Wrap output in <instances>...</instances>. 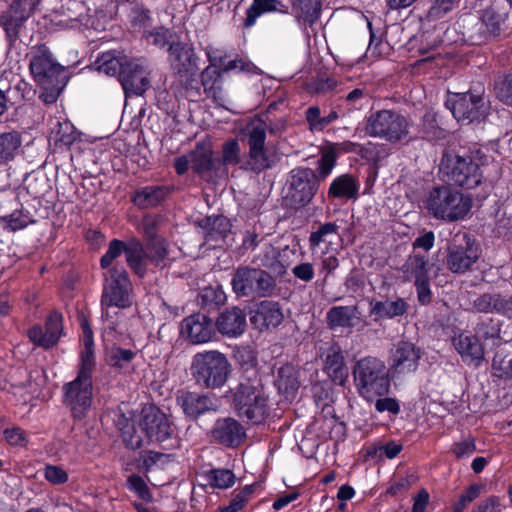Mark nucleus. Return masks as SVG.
<instances>
[{
  "mask_svg": "<svg viewBox=\"0 0 512 512\" xmlns=\"http://www.w3.org/2000/svg\"><path fill=\"white\" fill-rule=\"evenodd\" d=\"M84 349L80 355L77 377L63 385V402L72 416L82 419L88 413L93 397L92 373L95 367L93 332L88 321L81 320Z\"/></svg>",
  "mask_w": 512,
  "mask_h": 512,
  "instance_id": "f257e3e1",
  "label": "nucleus"
},
{
  "mask_svg": "<svg viewBox=\"0 0 512 512\" xmlns=\"http://www.w3.org/2000/svg\"><path fill=\"white\" fill-rule=\"evenodd\" d=\"M233 393V405L238 415L247 418L252 423H261L267 415L268 396L264 386L252 370L251 376H242Z\"/></svg>",
  "mask_w": 512,
  "mask_h": 512,
  "instance_id": "f03ea898",
  "label": "nucleus"
},
{
  "mask_svg": "<svg viewBox=\"0 0 512 512\" xmlns=\"http://www.w3.org/2000/svg\"><path fill=\"white\" fill-rule=\"evenodd\" d=\"M353 380L359 395L367 401L388 394L390 389L389 370L384 361L376 357H364L353 367Z\"/></svg>",
  "mask_w": 512,
  "mask_h": 512,
  "instance_id": "7ed1b4c3",
  "label": "nucleus"
},
{
  "mask_svg": "<svg viewBox=\"0 0 512 512\" xmlns=\"http://www.w3.org/2000/svg\"><path fill=\"white\" fill-rule=\"evenodd\" d=\"M424 206L434 218L456 222L464 219L469 213L472 199L450 186H439L429 191Z\"/></svg>",
  "mask_w": 512,
  "mask_h": 512,
  "instance_id": "20e7f679",
  "label": "nucleus"
},
{
  "mask_svg": "<svg viewBox=\"0 0 512 512\" xmlns=\"http://www.w3.org/2000/svg\"><path fill=\"white\" fill-rule=\"evenodd\" d=\"M410 128L407 117L393 109L377 110L366 118V134L390 144L408 142L411 138Z\"/></svg>",
  "mask_w": 512,
  "mask_h": 512,
  "instance_id": "39448f33",
  "label": "nucleus"
},
{
  "mask_svg": "<svg viewBox=\"0 0 512 512\" xmlns=\"http://www.w3.org/2000/svg\"><path fill=\"white\" fill-rule=\"evenodd\" d=\"M64 68L53 58L45 45L34 48V81L40 86L39 98L45 104L55 103L65 84L60 77Z\"/></svg>",
  "mask_w": 512,
  "mask_h": 512,
  "instance_id": "423d86ee",
  "label": "nucleus"
},
{
  "mask_svg": "<svg viewBox=\"0 0 512 512\" xmlns=\"http://www.w3.org/2000/svg\"><path fill=\"white\" fill-rule=\"evenodd\" d=\"M191 373L198 385L207 389H216L227 382L231 365L225 354L217 350H209L193 356Z\"/></svg>",
  "mask_w": 512,
  "mask_h": 512,
  "instance_id": "0eeeda50",
  "label": "nucleus"
},
{
  "mask_svg": "<svg viewBox=\"0 0 512 512\" xmlns=\"http://www.w3.org/2000/svg\"><path fill=\"white\" fill-rule=\"evenodd\" d=\"M231 285L238 297H270L276 290V281L269 273L247 266L235 270Z\"/></svg>",
  "mask_w": 512,
  "mask_h": 512,
  "instance_id": "6e6552de",
  "label": "nucleus"
},
{
  "mask_svg": "<svg viewBox=\"0 0 512 512\" xmlns=\"http://www.w3.org/2000/svg\"><path fill=\"white\" fill-rule=\"evenodd\" d=\"M440 171L449 183L467 189L475 188L482 179V174L475 162L456 154L443 156Z\"/></svg>",
  "mask_w": 512,
  "mask_h": 512,
  "instance_id": "1a4fd4ad",
  "label": "nucleus"
},
{
  "mask_svg": "<svg viewBox=\"0 0 512 512\" xmlns=\"http://www.w3.org/2000/svg\"><path fill=\"white\" fill-rule=\"evenodd\" d=\"M104 280L101 303L120 307L132 305V283L124 268L115 266L108 269L104 274Z\"/></svg>",
  "mask_w": 512,
  "mask_h": 512,
  "instance_id": "9d476101",
  "label": "nucleus"
},
{
  "mask_svg": "<svg viewBox=\"0 0 512 512\" xmlns=\"http://www.w3.org/2000/svg\"><path fill=\"white\" fill-rule=\"evenodd\" d=\"M446 105L457 121L466 123L484 118L487 110L484 97L472 91L451 95Z\"/></svg>",
  "mask_w": 512,
  "mask_h": 512,
  "instance_id": "9b49d317",
  "label": "nucleus"
},
{
  "mask_svg": "<svg viewBox=\"0 0 512 512\" xmlns=\"http://www.w3.org/2000/svg\"><path fill=\"white\" fill-rule=\"evenodd\" d=\"M479 249L467 234L461 239L456 237L449 245L446 256V267L455 274H463L472 269L479 259Z\"/></svg>",
  "mask_w": 512,
  "mask_h": 512,
  "instance_id": "f8f14e48",
  "label": "nucleus"
},
{
  "mask_svg": "<svg viewBox=\"0 0 512 512\" xmlns=\"http://www.w3.org/2000/svg\"><path fill=\"white\" fill-rule=\"evenodd\" d=\"M320 182L310 168H298L291 172L289 197L294 207H304L316 195Z\"/></svg>",
  "mask_w": 512,
  "mask_h": 512,
  "instance_id": "ddd939ff",
  "label": "nucleus"
},
{
  "mask_svg": "<svg viewBox=\"0 0 512 512\" xmlns=\"http://www.w3.org/2000/svg\"><path fill=\"white\" fill-rule=\"evenodd\" d=\"M147 63L145 59H129L124 64L119 81L127 96L142 95L149 86L147 78Z\"/></svg>",
  "mask_w": 512,
  "mask_h": 512,
  "instance_id": "4468645a",
  "label": "nucleus"
},
{
  "mask_svg": "<svg viewBox=\"0 0 512 512\" xmlns=\"http://www.w3.org/2000/svg\"><path fill=\"white\" fill-rule=\"evenodd\" d=\"M320 357L330 380L336 385H343L347 381L348 370L341 346L334 341L326 343L320 348Z\"/></svg>",
  "mask_w": 512,
  "mask_h": 512,
  "instance_id": "2eb2a0df",
  "label": "nucleus"
},
{
  "mask_svg": "<svg viewBox=\"0 0 512 512\" xmlns=\"http://www.w3.org/2000/svg\"><path fill=\"white\" fill-rule=\"evenodd\" d=\"M421 351L408 341L398 342L392 349L389 370L393 375H406L417 370Z\"/></svg>",
  "mask_w": 512,
  "mask_h": 512,
  "instance_id": "dca6fc26",
  "label": "nucleus"
},
{
  "mask_svg": "<svg viewBox=\"0 0 512 512\" xmlns=\"http://www.w3.org/2000/svg\"><path fill=\"white\" fill-rule=\"evenodd\" d=\"M212 441L226 447H238L246 438L245 428L232 417L219 418L210 430Z\"/></svg>",
  "mask_w": 512,
  "mask_h": 512,
  "instance_id": "f3484780",
  "label": "nucleus"
},
{
  "mask_svg": "<svg viewBox=\"0 0 512 512\" xmlns=\"http://www.w3.org/2000/svg\"><path fill=\"white\" fill-rule=\"evenodd\" d=\"M141 431L145 432L147 443L163 442L173 434L171 422L166 414L154 408L144 412Z\"/></svg>",
  "mask_w": 512,
  "mask_h": 512,
  "instance_id": "a211bd4d",
  "label": "nucleus"
},
{
  "mask_svg": "<svg viewBox=\"0 0 512 512\" xmlns=\"http://www.w3.org/2000/svg\"><path fill=\"white\" fill-rule=\"evenodd\" d=\"M181 335L193 344L209 342L215 332L213 321L204 314H192L181 322Z\"/></svg>",
  "mask_w": 512,
  "mask_h": 512,
  "instance_id": "6ab92c4d",
  "label": "nucleus"
},
{
  "mask_svg": "<svg viewBox=\"0 0 512 512\" xmlns=\"http://www.w3.org/2000/svg\"><path fill=\"white\" fill-rule=\"evenodd\" d=\"M453 345L464 363L479 367L484 361V347L476 335L461 332L453 338Z\"/></svg>",
  "mask_w": 512,
  "mask_h": 512,
  "instance_id": "aec40b11",
  "label": "nucleus"
},
{
  "mask_svg": "<svg viewBox=\"0 0 512 512\" xmlns=\"http://www.w3.org/2000/svg\"><path fill=\"white\" fill-rule=\"evenodd\" d=\"M32 11V0H15L9 10L0 17V25L9 39L19 35L24 22Z\"/></svg>",
  "mask_w": 512,
  "mask_h": 512,
  "instance_id": "412c9836",
  "label": "nucleus"
},
{
  "mask_svg": "<svg viewBox=\"0 0 512 512\" xmlns=\"http://www.w3.org/2000/svg\"><path fill=\"white\" fill-rule=\"evenodd\" d=\"M63 317L57 311H52L43 328H34V346L49 349L55 346L63 335Z\"/></svg>",
  "mask_w": 512,
  "mask_h": 512,
  "instance_id": "4be33fe9",
  "label": "nucleus"
},
{
  "mask_svg": "<svg viewBox=\"0 0 512 512\" xmlns=\"http://www.w3.org/2000/svg\"><path fill=\"white\" fill-rule=\"evenodd\" d=\"M178 402L185 415L192 419H196L206 412L218 409V403L213 397L196 392H183L178 397Z\"/></svg>",
  "mask_w": 512,
  "mask_h": 512,
  "instance_id": "5701e85b",
  "label": "nucleus"
},
{
  "mask_svg": "<svg viewBox=\"0 0 512 512\" xmlns=\"http://www.w3.org/2000/svg\"><path fill=\"white\" fill-rule=\"evenodd\" d=\"M284 315L278 302L261 301L251 317V322L260 330L277 327L283 321Z\"/></svg>",
  "mask_w": 512,
  "mask_h": 512,
  "instance_id": "b1692460",
  "label": "nucleus"
},
{
  "mask_svg": "<svg viewBox=\"0 0 512 512\" xmlns=\"http://www.w3.org/2000/svg\"><path fill=\"white\" fill-rule=\"evenodd\" d=\"M219 332L228 337L241 335L246 327V314L238 307L223 311L216 322Z\"/></svg>",
  "mask_w": 512,
  "mask_h": 512,
  "instance_id": "393cba45",
  "label": "nucleus"
},
{
  "mask_svg": "<svg viewBox=\"0 0 512 512\" xmlns=\"http://www.w3.org/2000/svg\"><path fill=\"white\" fill-rule=\"evenodd\" d=\"M275 385L278 392L286 399L295 398L300 387L299 369L292 364H285L278 370Z\"/></svg>",
  "mask_w": 512,
  "mask_h": 512,
  "instance_id": "a878e982",
  "label": "nucleus"
},
{
  "mask_svg": "<svg viewBox=\"0 0 512 512\" xmlns=\"http://www.w3.org/2000/svg\"><path fill=\"white\" fill-rule=\"evenodd\" d=\"M201 82L206 96L217 105L224 107L227 98L222 87L221 71L213 69L211 66L206 67L201 73Z\"/></svg>",
  "mask_w": 512,
  "mask_h": 512,
  "instance_id": "bb28decb",
  "label": "nucleus"
},
{
  "mask_svg": "<svg viewBox=\"0 0 512 512\" xmlns=\"http://www.w3.org/2000/svg\"><path fill=\"white\" fill-rule=\"evenodd\" d=\"M168 51L172 63L179 71L194 72L198 70V57L192 47L181 43H172Z\"/></svg>",
  "mask_w": 512,
  "mask_h": 512,
  "instance_id": "cd10ccee",
  "label": "nucleus"
},
{
  "mask_svg": "<svg viewBox=\"0 0 512 512\" xmlns=\"http://www.w3.org/2000/svg\"><path fill=\"white\" fill-rule=\"evenodd\" d=\"M360 184L350 174H343L336 177L330 184L328 197L332 199H357Z\"/></svg>",
  "mask_w": 512,
  "mask_h": 512,
  "instance_id": "c85d7f7f",
  "label": "nucleus"
},
{
  "mask_svg": "<svg viewBox=\"0 0 512 512\" xmlns=\"http://www.w3.org/2000/svg\"><path fill=\"white\" fill-rule=\"evenodd\" d=\"M359 319L356 306H334L326 314V321L331 329L352 328Z\"/></svg>",
  "mask_w": 512,
  "mask_h": 512,
  "instance_id": "c756f323",
  "label": "nucleus"
},
{
  "mask_svg": "<svg viewBox=\"0 0 512 512\" xmlns=\"http://www.w3.org/2000/svg\"><path fill=\"white\" fill-rule=\"evenodd\" d=\"M287 11L288 6L283 4L281 0H253L252 4L246 11V19L244 25L246 27H252L256 20L264 13H286Z\"/></svg>",
  "mask_w": 512,
  "mask_h": 512,
  "instance_id": "7c9ffc66",
  "label": "nucleus"
},
{
  "mask_svg": "<svg viewBox=\"0 0 512 512\" xmlns=\"http://www.w3.org/2000/svg\"><path fill=\"white\" fill-rule=\"evenodd\" d=\"M126 261L135 274L144 277L147 271L146 251L143 244L137 239H131L126 243Z\"/></svg>",
  "mask_w": 512,
  "mask_h": 512,
  "instance_id": "2f4dec72",
  "label": "nucleus"
},
{
  "mask_svg": "<svg viewBox=\"0 0 512 512\" xmlns=\"http://www.w3.org/2000/svg\"><path fill=\"white\" fill-rule=\"evenodd\" d=\"M213 151L210 142H199L194 150L189 153L191 167L194 172L204 174L211 170L213 166Z\"/></svg>",
  "mask_w": 512,
  "mask_h": 512,
  "instance_id": "473e14b6",
  "label": "nucleus"
},
{
  "mask_svg": "<svg viewBox=\"0 0 512 512\" xmlns=\"http://www.w3.org/2000/svg\"><path fill=\"white\" fill-rule=\"evenodd\" d=\"M166 196V189L160 186H147L135 192L133 203L139 208L146 209L157 206Z\"/></svg>",
  "mask_w": 512,
  "mask_h": 512,
  "instance_id": "72a5a7b5",
  "label": "nucleus"
},
{
  "mask_svg": "<svg viewBox=\"0 0 512 512\" xmlns=\"http://www.w3.org/2000/svg\"><path fill=\"white\" fill-rule=\"evenodd\" d=\"M492 373L498 378H512V347L510 345L496 350L492 361Z\"/></svg>",
  "mask_w": 512,
  "mask_h": 512,
  "instance_id": "f704fd0d",
  "label": "nucleus"
},
{
  "mask_svg": "<svg viewBox=\"0 0 512 512\" xmlns=\"http://www.w3.org/2000/svg\"><path fill=\"white\" fill-rule=\"evenodd\" d=\"M504 21L503 15L498 13L494 8L488 7L482 11L480 18V32L481 38L489 39L496 37L501 28V24Z\"/></svg>",
  "mask_w": 512,
  "mask_h": 512,
  "instance_id": "c9c22d12",
  "label": "nucleus"
},
{
  "mask_svg": "<svg viewBox=\"0 0 512 512\" xmlns=\"http://www.w3.org/2000/svg\"><path fill=\"white\" fill-rule=\"evenodd\" d=\"M402 271L407 280H414V282L429 278L426 256L420 254L409 256L402 267Z\"/></svg>",
  "mask_w": 512,
  "mask_h": 512,
  "instance_id": "e433bc0d",
  "label": "nucleus"
},
{
  "mask_svg": "<svg viewBox=\"0 0 512 512\" xmlns=\"http://www.w3.org/2000/svg\"><path fill=\"white\" fill-rule=\"evenodd\" d=\"M118 425H120L122 438L127 447L134 450L147 443L145 432L141 431V423L139 427H136L133 422L122 417V420L118 421Z\"/></svg>",
  "mask_w": 512,
  "mask_h": 512,
  "instance_id": "4c0bfd02",
  "label": "nucleus"
},
{
  "mask_svg": "<svg viewBox=\"0 0 512 512\" xmlns=\"http://www.w3.org/2000/svg\"><path fill=\"white\" fill-rule=\"evenodd\" d=\"M203 227L206 229L207 241L222 239L231 230L229 219L223 215L207 217L203 220Z\"/></svg>",
  "mask_w": 512,
  "mask_h": 512,
  "instance_id": "58836bf2",
  "label": "nucleus"
},
{
  "mask_svg": "<svg viewBox=\"0 0 512 512\" xmlns=\"http://www.w3.org/2000/svg\"><path fill=\"white\" fill-rule=\"evenodd\" d=\"M267 130V121L263 118L253 117L250 119L243 129V133L247 137L248 145L265 146Z\"/></svg>",
  "mask_w": 512,
  "mask_h": 512,
  "instance_id": "ea45409f",
  "label": "nucleus"
},
{
  "mask_svg": "<svg viewBox=\"0 0 512 512\" xmlns=\"http://www.w3.org/2000/svg\"><path fill=\"white\" fill-rule=\"evenodd\" d=\"M128 60L126 57L119 58L111 52H106L97 58L94 65L99 72L109 76L117 75L120 78L124 64H127Z\"/></svg>",
  "mask_w": 512,
  "mask_h": 512,
  "instance_id": "a19ab883",
  "label": "nucleus"
},
{
  "mask_svg": "<svg viewBox=\"0 0 512 512\" xmlns=\"http://www.w3.org/2000/svg\"><path fill=\"white\" fill-rule=\"evenodd\" d=\"M371 306V314L379 318H394L403 315L407 310V304L401 298L394 301H376Z\"/></svg>",
  "mask_w": 512,
  "mask_h": 512,
  "instance_id": "79ce46f5",
  "label": "nucleus"
},
{
  "mask_svg": "<svg viewBox=\"0 0 512 512\" xmlns=\"http://www.w3.org/2000/svg\"><path fill=\"white\" fill-rule=\"evenodd\" d=\"M135 357L136 352L131 349L113 347L107 354V363L119 372H127L131 370Z\"/></svg>",
  "mask_w": 512,
  "mask_h": 512,
  "instance_id": "37998d69",
  "label": "nucleus"
},
{
  "mask_svg": "<svg viewBox=\"0 0 512 512\" xmlns=\"http://www.w3.org/2000/svg\"><path fill=\"white\" fill-rule=\"evenodd\" d=\"M319 0H292V11L299 19L313 24L320 16Z\"/></svg>",
  "mask_w": 512,
  "mask_h": 512,
  "instance_id": "c03bdc74",
  "label": "nucleus"
},
{
  "mask_svg": "<svg viewBox=\"0 0 512 512\" xmlns=\"http://www.w3.org/2000/svg\"><path fill=\"white\" fill-rule=\"evenodd\" d=\"M306 121L308 122L309 129L312 132L323 131L328 125L338 118L336 111H331L327 116H321L320 108L311 106L305 113Z\"/></svg>",
  "mask_w": 512,
  "mask_h": 512,
  "instance_id": "a18cd8bd",
  "label": "nucleus"
},
{
  "mask_svg": "<svg viewBox=\"0 0 512 512\" xmlns=\"http://www.w3.org/2000/svg\"><path fill=\"white\" fill-rule=\"evenodd\" d=\"M21 141L16 132L0 135V163L12 160L20 147Z\"/></svg>",
  "mask_w": 512,
  "mask_h": 512,
  "instance_id": "49530a36",
  "label": "nucleus"
},
{
  "mask_svg": "<svg viewBox=\"0 0 512 512\" xmlns=\"http://www.w3.org/2000/svg\"><path fill=\"white\" fill-rule=\"evenodd\" d=\"M246 166L256 173L262 172L270 167V161L265 146H249V157Z\"/></svg>",
  "mask_w": 512,
  "mask_h": 512,
  "instance_id": "de8ad7c7",
  "label": "nucleus"
},
{
  "mask_svg": "<svg viewBox=\"0 0 512 512\" xmlns=\"http://www.w3.org/2000/svg\"><path fill=\"white\" fill-rule=\"evenodd\" d=\"M205 477L213 488L227 489L235 483V475L229 469H212L206 472Z\"/></svg>",
  "mask_w": 512,
  "mask_h": 512,
  "instance_id": "09e8293b",
  "label": "nucleus"
},
{
  "mask_svg": "<svg viewBox=\"0 0 512 512\" xmlns=\"http://www.w3.org/2000/svg\"><path fill=\"white\" fill-rule=\"evenodd\" d=\"M146 257L150 262L159 266L167 256V248L162 238L147 240Z\"/></svg>",
  "mask_w": 512,
  "mask_h": 512,
  "instance_id": "8fccbe9b",
  "label": "nucleus"
},
{
  "mask_svg": "<svg viewBox=\"0 0 512 512\" xmlns=\"http://www.w3.org/2000/svg\"><path fill=\"white\" fill-rule=\"evenodd\" d=\"M336 152L333 148L326 149L322 152L320 159L318 160V168L316 178L319 182L325 180L336 164Z\"/></svg>",
  "mask_w": 512,
  "mask_h": 512,
  "instance_id": "3c124183",
  "label": "nucleus"
},
{
  "mask_svg": "<svg viewBox=\"0 0 512 512\" xmlns=\"http://www.w3.org/2000/svg\"><path fill=\"white\" fill-rule=\"evenodd\" d=\"M80 138L72 123L65 121L63 123L58 122V130L56 133L55 141L61 143L64 146H71Z\"/></svg>",
  "mask_w": 512,
  "mask_h": 512,
  "instance_id": "603ef678",
  "label": "nucleus"
},
{
  "mask_svg": "<svg viewBox=\"0 0 512 512\" xmlns=\"http://www.w3.org/2000/svg\"><path fill=\"white\" fill-rule=\"evenodd\" d=\"M126 308L115 306L114 304L101 303V319L114 329L123 320L124 315L122 311Z\"/></svg>",
  "mask_w": 512,
  "mask_h": 512,
  "instance_id": "864d4df0",
  "label": "nucleus"
},
{
  "mask_svg": "<svg viewBox=\"0 0 512 512\" xmlns=\"http://www.w3.org/2000/svg\"><path fill=\"white\" fill-rule=\"evenodd\" d=\"M127 488L144 501L149 502L152 500L149 487L147 486L144 479L139 475L133 474L128 477Z\"/></svg>",
  "mask_w": 512,
  "mask_h": 512,
  "instance_id": "5fc2aeb1",
  "label": "nucleus"
},
{
  "mask_svg": "<svg viewBox=\"0 0 512 512\" xmlns=\"http://www.w3.org/2000/svg\"><path fill=\"white\" fill-rule=\"evenodd\" d=\"M123 252L126 253V244L121 240L113 239L109 243L108 250L100 259L101 267L107 269Z\"/></svg>",
  "mask_w": 512,
  "mask_h": 512,
  "instance_id": "6e6d98bb",
  "label": "nucleus"
},
{
  "mask_svg": "<svg viewBox=\"0 0 512 512\" xmlns=\"http://www.w3.org/2000/svg\"><path fill=\"white\" fill-rule=\"evenodd\" d=\"M460 0H431L428 9L430 19H439L450 12Z\"/></svg>",
  "mask_w": 512,
  "mask_h": 512,
  "instance_id": "4d7b16f0",
  "label": "nucleus"
},
{
  "mask_svg": "<svg viewBox=\"0 0 512 512\" xmlns=\"http://www.w3.org/2000/svg\"><path fill=\"white\" fill-rule=\"evenodd\" d=\"M253 493L252 486H245L240 492L236 493L230 504L221 509V512H238L244 508L245 504L248 502L251 494Z\"/></svg>",
  "mask_w": 512,
  "mask_h": 512,
  "instance_id": "13d9d810",
  "label": "nucleus"
},
{
  "mask_svg": "<svg viewBox=\"0 0 512 512\" xmlns=\"http://www.w3.org/2000/svg\"><path fill=\"white\" fill-rule=\"evenodd\" d=\"M222 162L224 165H237L240 162V146L237 140L224 143Z\"/></svg>",
  "mask_w": 512,
  "mask_h": 512,
  "instance_id": "bf43d9fd",
  "label": "nucleus"
},
{
  "mask_svg": "<svg viewBox=\"0 0 512 512\" xmlns=\"http://www.w3.org/2000/svg\"><path fill=\"white\" fill-rule=\"evenodd\" d=\"M225 299V293L220 287H208L201 293L202 304L206 306L221 305Z\"/></svg>",
  "mask_w": 512,
  "mask_h": 512,
  "instance_id": "052dcab7",
  "label": "nucleus"
},
{
  "mask_svg": "<svg viewBox=\"0 0 512 512\" xmlns=\"http://www.w3.org/2000/svg\"><path fill=\"white\" fill-rule=\"evenodd\" d=\"M162 218L158 215H146L141 221V229L146 236V240L157 239V231Z\"/></svg>",
  "mask_w": 512,
  "mask_h": 512,
  "instance_id": "680f3d73",
  "label": "nucleus"
},
{
  "mask_svg": "<svg viewBox=\"0 0 512 512\" xmlns=\"http://www.w3.org/2000/svg\"><path fill=\"white\" fill-rule=\"evenodd\" d=\"M485 489L484 485L471 484L466 490L460 495L458 502L454 505L464 511L466 506L480 496Z\"/></svg>",
  "mask_w": 512,
  "mask_h": 512,
  "instance_id": "e2e57ef3",
  "label": "nucleus"
},
{
  "mask_svg": "<svg viewBox=\"0 0 512 512\" xmlns=\"http://www.w3.org/2000/svg\"><path fill=\"white\" fill-rule=\"evenodd\" d=\"M338 231V225L333 222H327L321 225L317 231L312 232L309 237L310 246L312 248L320 245L324 241L325 236L335 234Z\"/></svg>",
  "mask_w": 512,
  "mask_h": 512,
  "instance_id": "0e129e2a",
  "label": "nucleus"
},
{
  "mask_svg": "<svg viewBox=\"0 0 512 512\" xmlns=\"http://www.w3.org/2000/svg\"><path fill=\"white\" fill-rule=\"evenodd\" d=\"M145 37L153 45H155L159 48H163L169 43V41L172 37V32L167 28L158 27L152 31H149L145 35Z\"/></svg>",
  "mask_w": 512,
  "mask_h": 512,
  "instance_id": "69168bd1",
  "label": "nucleus"
},
{
  "mask_svg": "<svg viewBox=\"0 0 512 512\" xmlns=\"http://www.w3.org/2000/svg\"><path fill=\"white\" fill-rule=\"evenodd\" d=\"M497 97L505 104L512 106V75L496 82Z\"/></svg>",
  "mask_w": 512,
  "mask_h": 512,
  "instance_id": "338daca9",
  "label": "nucleus"
},
{
  "mask_svg": "<svg viewBox=\"0 0 512 512\" xmlns=\"http://www.w3.org/2000/svg\"><path fill=\"white\" fill-rule=\"evenodd\" d=\"M492 306L493 313H499L509 317L512 316V297L492 293Z\"/></svg>",
  "mask_w": 512,
  "mask_h": 512,
  "instance_id": "774afa93",
  "label": "nucleus"
}]
</instances>
